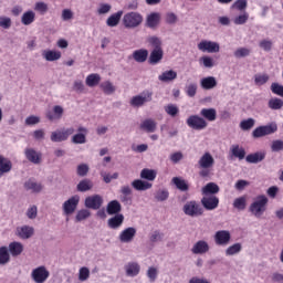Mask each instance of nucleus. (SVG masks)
<instances>
[{"instance_id": "1", "label": "nucleus", "mask_w": 283, "mask_h": 283, "mask_svg": "<svg viewBox=\"0 0 283 283\" xmlns=\"http://www.w3.org/2000/svg\"><path fill=\"white\" fill-rule=\"evenodd\" d=\"M268 205L269 198L264 195H260L252 201L249 207V211L254 216V218H262L266 211Z\"/></svg>"}, {"instance_id": "2", "label": "nucleus", "mask_w": 283, "mask_h": 283, "mask_svg": "<svg viewBox=\"0 0 283 283\" xmlns=\"http://www.w3.org/2000/svg\"><path fill=\"white\" fill-rule=\"evenodd\" d=\"M143 14L136 11H130L124 14L122 23L126 30H136L139 25H143Z\"/></svg>"}, {"instance_id": "3", "label": "nucleus", "mask_w": 283, "mask_h": 283, "mask_svg": "<svg viewBox=\"0 0 283 283\" xmlns=\"http://www.w3.org/2000/svg\"><path fill=\"white\" fill-rule=\"evenodd\" d=\"M182 211L185 216H189V218H200L202 213H205V208L200 205V202L196 200L187 201Z\"/></svg>"}, {"instance_id": "4", "label": "nucleus", "mask_w": 283, "mask_h": 283, "mask_svg": "<svg viewBox=\"0 0 283 283\" xmlns=\"http://www.w3.org/2000/svg\"><path fill=\"white\" fill-rule=\"evenodd\" d=\"M151 101H154V92L145 90L138 95L133 96L129 103L132 107L138 108L143 107L144 105H147V103H151Z\"/></svg>"}, {"instance_id": "5", "label": "nucleus", "mask_w": 283, "mask_h": 283, "mask_svg": "<svg viewBox=\"0 0 283 283\" xmlns=\"http://www.w3.org/2000/svg\"><path fill=\"white\" fill-rule=\"evenodd\" d=\"M186 125L196 132H202V129H207V127H209L207 119L200 115H190L186 120Z\"/></svg>"}, {"instance_id": "6", "label": "nucleus", "mask_w": 283, "mask_h": 283, "mask_svg": "<svg viewBox=\"0 0 283 283\" xmlns=\"http://www.w3.org/2000/svg\"><path fill=\"white\" fill-rule=\"evenodd\" d=\"M277 132V124L272 122L268 125L259 126L252 132L253 138H264V136H271Z\"/></svg>"}, {"instance_id": "7", "label": "nucleus", "mask_w": 283, "mask_h": 283, "mask_svg": "<svg viewBox=\"0 0 283 283\" xmlns=\"http://www.w3.org/2000/svg\"><path fill=\"white\" fill-rule=\"evenodd\" d=\"M31 280L34 283H45L50 280V270L45 265H40L31 271Z\"/></svg>"}, {"instance_id": "8", "label": "nucleus", "mask_w": 283, "mask_h": 283, "mask_svg": "<svg viewBox=\"0 0 283 283\" xmlns=\"http://www.w3.org/2000/svg\"><path fill=\"white\" fill-rule=\"evenodd\" d=\"M197 48L200 52H205L208 54H218L220 52V43L211 41V40H201Z\"/></svg>"}, {"instance_id": "9", "label": "nucleus", "mask_w": 283, "mask_h": 283, "mask_svg": "<svg viewBox=\"0 0 283 283\" xmlns=\"http://www.w3.org/2000/svg\"><path fill=\"white\" fill-rule=\"evenodd\" d=\"M74 134V127L61 128L51 133L52 143H64Z\"/></svg>"}, {"instance_id": "10", "label": "nucleus", "mask_w": 283, "mask_h": 283, "mask_svg": "<svg viewBox=\"0 0 283 283\" xmlns=\"http://www.w3.org/2000/svg\"><path fill=\"white\" fill-rule=\"evenodd\" d=\"M81 202V197L75 195L71 198H69L62 205V211L65 216H72L78 208V203Z\"/></svg>"}, {"instance_id": "11", "label": "nucleus", "mask_w": 283, "mask_h": 283, "mask_svg": "<svg viewBox=\"0 0 283 283\" xmlns=\"http://www.w3.org/2000/svg\"><path fill=\"white\" fill-rule=\"evenodd\" d=\"M136 238V228L128 227L122 230L118 234V240L122 242V244H129L130 242H134V239Z\"/></svg>"}, {"instance_id": "12", "label": "nucleus", "mask_w": 283, "mask_h": 283, "mask_svg": "<svg viewBox=\"0 0 283 283\" xmlns=\"http://www.w3.org/2000/svg\"><path fill=\"white\" fill-rule=\"evenodd\" d=\"M231 242V232L229 230H219L214 233V244L217 247H227Z\"/></svg>"}, {"instance_id": "13", "label": "nucleus", "mask_w": 283, "mask_h": 283, "mask_svg": "<svg viewBox=\"0 0 283 283\" xmlns=\"http://www.w3.org/2000/svg\"><path fill=\"white\" fill-rule=\"evenodd\" d=\"M84 205L86 209H93L94 211L103 207V197L101 195H93L86 197Z\"/></svg>"}, {"instance_id": "14", "label": "nucleus", "mask_w": 283, "mask_h": 283, "mask_svg": "<svg viewBox=\"0 0 283 283\" xmlns=\"http://www.w3.org/2000/svg\"><path fill=\"white\" fill-rule=\"evenodd\" d=\"M14 235L20 240H30L34 235V227L32 226H20L15 228Z\"/></svg>"}, {"instance_id": "15", "label": "nucleus", "mask_w": 283, "mask_h": 283, "mask_svg": "<svg viewBox=\"0 0 283 283\" xmlns=\"http://www.w3.org/2000/svg\"><path fill=\"white\" fill-rule=\"evenodd\" d=\"M124 271L127 277H138L140 275V263L129 261L124 265Z\"/></svg>"}, {"instance_id": "16", "label": "nucleus", "mask_w": 283, "mask_h": 283, "mask_svg": "<svg viewBox=\"0 0 283 283\" xmlns=\"http://www.w3.org/2000/svg\"><path fill=\"white\" fill-rule=\"evenodd\" d=\"M198 165L200 169H212L213 165H216V159L211 153L206 151L198 160Z\"/></svg>"}, {"instance_id": "17", "label": "nucleus", "mask_w": 283, "mask_h": 283, "mask_svg": "<svg viewBox=\"0 0 283 283\" xmlns=\"http://www.w3.org/2000/svg\"><path fill=\"white\" fill-rule=\"evenodd\" d=\"M201 205L203 209H207V211H213L214 209H218L220 199H218L216 196H203L201 199Z\"/></svg>"}, {"instance_id": "18", "label": "nucleus", "mask_w": 283, "mask_h": 283, "mask_svg": "<svg viewBox=\"0 0 283 283\" xmlns=\"http://www.w3.org/2000/svg\"><path fill=\"white\" fill-rule=\"evenodd\" d=\"M210 249L209 242L199 240L192 245L191 253H193V255H205V253H209Z\"/></svg>"}, {"instance_id": "19", "label": "nucleus", "mask_w": 283, "mask_h": 283, "mask_svg": "<svg viewBox=\"0 0 283 283\" xmlns=\"http://www.w3.org/2000/svg\"><path fill=\"white\" fill-rule=\"evenodd\" d=\"M24 156L29 163H32L33 165H41L42 155L33 148H27L24 150Z\"/></svg>"}, {"instance_id": "20", "label": "nucleus", "mask_w": 283, "mask_h": 283, "mask_svg": "<svg viewBox=\"0 0 283 283\" xmlns=\"http://www.w3.org/2000/svg\"><path fill=\"white\" fill-rule=\"evenodd\" d=\"M161 15L159 12H151L146 17V27L156 30L160 25Z\"/></svg>"}, {"instance_id": "21", "label": "nucleus", "mask_w": 283, "mask_h": 283, "mask_svg": "<svg viewBox=\"0 0 283 283\" xmlns=\"http://www.w3.org/2000/svg\"><path fill=\"white\" fill-rule=\"evenodd\" d=\"M142 132H146L147 134H154L156 129H158V123L153 118H147L143 120L139 125Z\"/></svg>"}, {"instance_id": "22", "label": "nucleus", "mask_w": 283, "mask_h": 283, "mask_svg": "<svg viewBox=\"0 0 283 283\" xmlns=\"http://www.w3.org/2000/svg\"><path fill=\"white\" fill-rule=\"evenodd\" d=\"M230 156L231 158H238V160H244L247 158V150L244 147L234 144L230 147Z\"/></svg>"}, {"instance_id": "23", "label": "nucleus", "mask_w": 283, "mask_h": 283, "mask_svg": "<svg viewBox=\"0 0 283 283\" xmlns=\"http://www.w3.org/2000/svg\"><path fill=\"white\" fill-rule=\"evenodd\" d=\"M24 189H27V191H32V193H41V191H43V184L38 182L34 179H28L24 182Z\"/></svg>"}, {"instance_id": "24", "label": "nucleus", "mask_w": 283, "mask_h": 283, "mask_svg": "<svg viewBox=\"0 0 283 283\" xmlns=\"http://www.w3.org/2000/svg\"><path fill=\"white\" fill-rule=\"evenodd\" d=\"M23 249H24L23 243L19 241H13L9 243V247H8V251L12 255V258H19V255L23 253Z\"/></svg>"}, {"instance_id": "25", "label": "nucleus", "mask_w": 283, "mask_h": 283, "mask_svg": "<svg viewBox=\"0 0 283 283\" xmlns=\"http://www.w3.org/2000/svg\"><path fill=\"white\" fill-rule=\"evenodd\" d=\"M178 78V73L174 70L164 71L158 75V81L161 83H171Z\"/></svg>"}, {"instance_id": "26", "label": "nucleus", "mask_w": 283, "mask_h": 283, "mask_svg": "<svg viewBox=\"0 0 283 283\" xmlns=\"http://www.w3.org/2000/svg\"><path fill=\"white\" fill-rule=\"evenodd\" d=\"M63 112L61 105H55L52 111L46 112V118L49 120H61L63 118Z\"/></svg>"}, {"instance_id": "27", "label": "nucleus", "mask_w": 283, "mask_h": 283, "mask_svg": "<svg viewBox=\"0 0 283 283\" xmlns=\"http://www.w3.org/2000/svg\"><path fill=\"white\" fill-rule=\"evenodd\" d=\"M12 171V161L2 155H0V178H3L4 174Z\"/></svg>"}, {"instance_id": "28", "label": "nucleus", "mask_w": 283, "mask_h": 283, "mask_svg": "<svg viewBox=\"0 0 283 283\" xmlns=\"http://www.w3.org/2000/svg\"><path fill=\"white\" fill-rule=\"evenodd\" d=\"M132 187L136 191H147V190L151 189V187H154V185H151V182L145 181L143 179H135L132 182Z\"/></svg>"}, {"instance_id": "29", "label": "nucleus", "mask_w": 283, "mask_h": 283, "mask_svg": "<svg viewBox=\"0 0 283 283\" xmlns=\"http://www.w3.org/2000/svg\"><path fill=\"white\" fill-rule=\"evenodd\" d=\"M218 86V80L214 76H207L200 80V87L202 90H213Z\"/></svg>"}, {"instance_id": "30", "label": "nucleus", "mask_w": 283, "mask_h": 283, "mask_svg": "<svg viewBox=\"0 0 283 283\" xmlns=\"http://www.w3.org/2000/svg\"><path fill=\"white\" fill-rule=\"evenodd\" d=\"M163 56H165L163 49L153 50L150 52L148 63H150V65H158V63L163 61Z\"/></svg>"}, {"instance_id": "31", "label": "nucleus", "mask_w": 283, "mask_h": 283, "mask_svg": "<svg viewBox=\"0 0 283 283\" xmlns=\"http://www.w3.org/2000/svg\"><path fill=\"white\" fill-rule=\"evenodd\" d=\"M123 222H125V216L115 214L113 218L108 219L107 226L109 229H119L123 227Z\"/></svg>"}, {"instance_id": "32", "label": "nucleus", "mask_w": 283, "mask_h": 283, "mask_svg": "<svg viewBox=\"0 0 283 283\" xmlns=\"http://www.w3.org/2000/svg\"><path fill=\"white\" fill-rule=\"evenodd\" d=\"M266 158V153L264 151H258L250 154L245 157L247 163H250L251 165H258V163H262Z\"/></svg>"}, {"instance_id": "33", "label": "nucleus", "mask_w": 283, "mask_h": 283, "mask_svg": "<svg viewBox=\"0 0 283 283\" xmlns=\"http://www.w3.org/2000/svg\"><path fill=\"white\" fill-rule=\"evenodd\" d=\"M36 21V13L33 10H28L21 15L22 25H32Z\"/></svg>"}, {"instance_id": "34", "label": "nucleus", "mask_w": 283, "mask_h": 283, "mask_svg": "<svg viewBox=\"0 0 283 283\" xmlns=\"http://www.w3.org/2000/svg\"><path fill=\"white\" fill-rule=\"evenodd\" d=\"M200 116L205 118V120H209V123H213L216 118H218V112L216 108H202L200 111Z\"/></svg>"}, {"instance_id": "35", "label": "nucleus", "mask_w": 283, "mask_h": 283, "mask_svg": "<svg viewBox=\"0 0 283 283\" xmlns=\"http://www.w3.org/2000/svg\"><path fill=\"white\" fill-rule=\"evenodd\" d=\"M42 57L49 62L59 61V59H61V51L44 50L42 51Z\"/></svg>"}, {"instance_id": "36", "label": "nucleus", "mask_w": 283, "mask_h": 283, "mask_svg": "<svg viewBox=\"0 0 283 283\" xmlns=\"http://www.w3.org/2000/svg\"><path fill=\"white\" fill-rule=\"evenodd\" d=\"M220 191V187L216 182H209L207 184L202 190V196H216Z\"/></svg>"}, {"instance_id": "37", "label": "nucleus", "mask_w": 283, "mask_h": 283, "mask_svg": "<svg viewBox=\"0 0 283 283\" xmlns=\"http://www.w3.org/2000/svg\"><path fill=\"white\" fill-rule=\"evenodd\" d=\"M147 56H149V51L146 49H139L133 52V59L136 63H145Z\"/></svg>"}, {"instance_id": "38", "label": "nucleus", "mask_w": 283, "mask_h": 283, "mask_svg": "<svg viewBox=\"0 0 283 283\" xmlns=\"http://www.w3.org/2000/svg\"><path fill=\"white\" fill-rule=\"evenodd\" d=\"M120 202H118V200H113L108 202L106 211L108 216H118L120 213Z\"/></svg>"}, {"instance_id": "39", "label": "nucleus", "mask_w": 283, "mask_h": 283, "mask_svg": "<svg viewBox=\"0 0 283 283\" xmlns=\"http://www.w3.org/2000/svg\"><path fill=\"white\" fill-rule=\"evenodd\" d=\"M154 198L156 202H166V200H169V190L167 188H159L156 190Z\"/></svg>"}, {"instance_id": "40", "label": "nucleus", "mask_w": 283, "mask_h": 283, "mask_svg": "<svg viewBox=\"0 0 283 283\" xmlns=\"http://www.w3.org/2000/svg\"><path fill=\"white\" fill-rule=\"evenodd\" d=\"M156 176H158V172L154 169L144 168L140 171V178H143V180H148L149 182H154V180H156Z\"/></svg>"}, {"instance_id": "41", "label": "nucleus", "mask_w": 283, "mask_h": 283, "mask_svg": "<svg viewBox=\"0 0 283 283\" xmlns=\"http://www.w3.org/2000/svg\"><path fill=\"white\" fill-rule=\"evenodd\" d=\"M199 65L206 67L207 70H211L216 67V60L209 55H203L199 59Z\"/></svg>"}, {"instance_id": "42", "label": "nucleus", "mask_w": 283, "mask_h": 283, "mask_svg": "<svg viewBox=\"0 0 283 283\" xmlns=\"http://www.w3.org/2000/svg\"><path fill=\"white\" fill-rule=\"evenodd\" d=\"M122 17H123V11H118L117 13H114L111 17H108V19L106 20V24L108 25V28H116V25L120 23Z\"/></svg>"}, {"instance_id": "43", "label": "nucleus", "mask_w": 283, "mask_h": 283, "mask_svg": "<svg viewBox=\"0 0 283 283\" xmlns=\"http://www.w3.org/2000/svg\"><path fill=\"white\" fill-rule=\"evenodd\" d=\"M147 43L151 45L153 50H163V40L156 35L148 36Z\"/></svg>"}, {"instance_id": "44", "label": "nucleus", "mask_w": 283, "mask_h": 283, "mask_svg": "<svg viewBox=\"0 0 283 283\" xmlns=\"http://www.w3.org/2000/svg\"><path fill=\"white\" fill-rule=\"evenodd\" d=\"M242 251L241 243H234L226 249L227 258H231V255H238Z\"/></svg>"}, {"instance_id": "45", "label": "nucleus", "mask_w": 283, "mask_h": 283, "mask_svg": "<svg viewBox=\"0 0 283 283\" xmlns=\"http://www.w3.org/2000/svg\"><path fill=\"white\" fill-rule=\"evenodd\" d=\"M268 106L270 109L280 111L283 107V101L279 97H272L269 99Z\"/></svg>"}, {"instance_id": "46", "label": "nucleus", "mask_w": 283, "mask_h": 283, "mask_svg": "<svg viewBox=\"0 0 283 283\" xmlns=\"http://www.w3.org/2000/svg\"><path fill=\"white\" fill-rule=\"evenodd\" d=\"M10 251L8 247H0V264L3 266L10 262Z\"/></svg>"}, {"instance_id": "47", "label": "nucleus", "mask_w": 283, "mask_h": 283, "mask_svg": "<svg viewBox=\"0 0 283 283\" xmlns=\"http://www.w3.org/2000/svg\"><path fill=\"white\" fill-rule=\"evenodd\" d=\"M98 83H101V75H98L96 73H92L86 76V85L88 87H96V85H98Z\"/></svg>"}, {"instance_id": "48", "label": "nucleus", "mask_w": 283, "mask_h": 283, "mask_svg": "<svg viewBox=\"0 0 283 283\" xmlns=\"http://www.w3.org/2000/svg\"><path fill=\"white\" fill-rule=\"evenodd\" d=\"M185 92L187 94V96H189L190 98H193V96H196L197 92H198V83L196 82H190L186 85Z\"/></svg>"}, {"instance_id": "49", "label": "nucleus", "mask_w": 283, "mask_h": 283, "mask_svg": "<svg viewBox=\"0 0 283 283\" xmlns=\"http://www.w3.org/2000/svg\"><path fill=\"white\" fill-rule=\"evenodd\" d=\"M172 182L177 187V189H179V191H187V189H189L187 181H185V179L180 177H174Z\"/></svg>"}, {"instance_id": "50", "label": "nucleus", "mask_w": 283, "mask_h": 283, "mask_svg": "<svg viewBox=\"0 0 283 283\" xmlns=\"http://www.w3.org/2000/svg\"><path fill=\"white\" fill-rule=\"evenodd\" d=\"M166 114H168V116H171L172 118H176V116H178V114L180 113V108H178V106H176V104H168L164 107Z\"/></svg>"}, {"instance_id": "51", "label": "nucleus", "mask_w": 283, "mask_h": 283, "mask_svg": "<svg viewBox=\"0 0 283 283\" xmlns=\"http://www.w3.org/2000/svg\"><path fill=\"white\" fill-rule=\"evenodd\" d=\"M92 187H94V184L92 182V180L84 179L78 182L77 191H82V192L90 191V189H92Z\"/></svg>"}, {"instance_id": "52", "label": "nucleus", "mask_w": 283, "mask_h": 283, "mask_svg": "<svg viewBox=\"0 0 283 283\" xmlns=\"http://www.w3.org/2000/svg\"><path fill=\"white\" fill-rule=\"evenodd\" d=\"M233 207L234 209H238V211H244V209H247V198L242 196L234 199Z\"/></svg>"}, {"instance_id": "53", "label": "nucleus", "mask_w": 283, "mask_h": 283, "mask_svg": "<svg viewBox=\"0 0 283 283\" xmlns=\"http://www.w3.org/2000/svg\"><path fill=\"white\" fill-rule=\"evenodd\" d=\"M253 127H255V119L253 118L243 119L240 123V128L243 132H249V129H253Z\"/></svg>"}, {"instance_id": "54", "label": "nucleus", "mask_w": 283, "mask_h": 283, "mask_svg": "<svg viewBox=\"0 0 283 283\" xmlns=\"http://www.w3.org/2000/svg\"><path fill=\"white\" fill-rule=\"evenodd\" d=\"M92 216V212L88 209H81L76 212L75 220L77 222H83V220H87Z\"/></svg>"}, {"instance_id": "55", "label": "nucleus", "mask_w": 283, "mask_h": 283, "mask_svg": "<svg viewBox=\"0 0 283 283\" xmlns=\"http://www.w3.org/2000/svg\"><path fill=\"white\" fill-rule=\"evenodd\" d=\"M0 28L2 30H10V28H12V18L0 15Z\"/></svg>"}, {"instance_id": "56", "label": "nucleus", "mask_w": 283, "mask_h": 283, "mask_svg": "<svg viewBox=\"0 0 283 283\" xmlns=\"http://www.w3.org/2000/svg\"><path fill=\"white\" fill-rule=\"evenodd\" d=\"M248 21H249V14L247 13V11H243L241 14L237 15L233 19L234 25H244V23H247Z\"/></svg>"}, {"instance_id": "57", "label": "nucleus", "mask_w": 283, "mask_h": 283, "mask_svg": "<svg viewBox=\"0 0 283 283\" xmlns=\"http://www.w3.org/2000/svg\"><path fill=\"white\" fill-rule=\"evenodd\" d=\"M72 143L74 145H85L87 143V137L83 133H77L72 137Z\"/></svg>"}, {"instance_id": "58", "label": "nucleus", "mask_w": 283, "mask_h": 283, "mask_svg": "<svg viewBox=\"0 0 283 283\" xmlns=\"http://www.w3.org/2000/svg\"><path fill=\"white\" fill-rule=\"evenodd\" d=\"M251 54V49L249 48H239L234 51L235 59H244Z\"/></svg>"}, {"instance_id": "59", "label": "nucleus", "mask_w": 283, "mask_h": 283, "mask_svg": "<svg viewBox=\"0 0 283 283\" xmlns=\"http://www.w3.org/2000/svg\"><path fill=\"white\" fill-rule=\"evenodd\" d=\"M101 87H102L103 92H105L108 95L114 94V92H116V86H114V84H112V82H109V81L102 83Z\"/></svg>"}, {"instance_id": "60", "label": "nucleus", "mask_w": 283, "mask_h": 283, "mask_svg": "<svg viewBox=\"0 0 283 283\" xmlns=\"http://www.w3.org/2000/svg\"><path fill=\"white\" fill-rule=\"evenodd\" d=\"M78 280L80 282H87L90 280V269L86 266H83L78 271Z\"/></svg>"}, {"instance_id": "61", "label": "nucleus", "mask_w": 283, "mask_h": 283, "mask_svg": "<svg viewBox=\"0 0 283 283\" xmlns=\"http://www.w3.org/2000/svg\"><path fill=\"white\" fill-rule=\"evenodd\" d=\"M146 275L149 282H154L155 280H158V269L155 266L148 268Z\"/></svg>"}, {"instance_id": "62", "label": "nucleus", "mask_w": 283, "mask_h": 283, "mask_svg": "<svg viewBox=\"0 0 283 283\" xmlns=\"http://www.w3.org/2000/svg\"><path fill=\"white\" fill-rule=\"evenodd\" d=\"M62 21H72L74 19V11L72 9H63L61 13Z\"/></svg>"}, {"instance_id": "63", "label": "nucleus", "mask_w": 283, "mask_h": 283, "mask_svg": "<svg viewBox=\"0 0 283 283\" xmlns=\"http://www.w3.org/2000/svg\"><path fill=\"white\" fill-rule=\"evenodd\" d=\"M269 82V75L266 74H255L254 75V84L255 85H264L265 83Z\"/></svg>"}, {"instance_id": "64", "label": "nucleus", "mask_w": 283, "mask_h": 283, "mask_svg": "<svg viewBox=\"0 0 283 283\" xmlns=\"http://www.w3.org/2000/svg\"><path fill=\"white\" fill-rule=\"evenodd\" d=\"M271 92H273L276 96H282L283 98V86L279 83H272Z\"/></svg>"}]
</instances>
